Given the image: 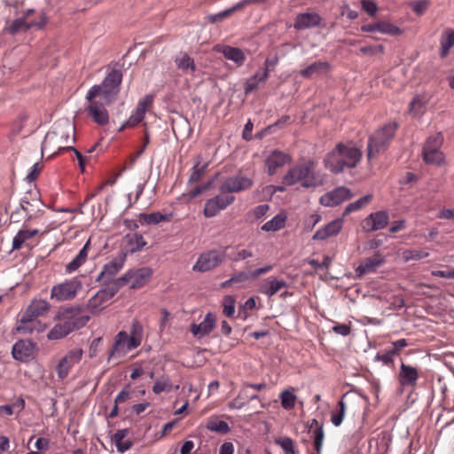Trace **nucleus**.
<instances>
[{"instance_id":"f257e3e1","label":"nucleus","mask_w":454,"mask_h":454,"mask_svg":"<svg viewBox=\"0 0 454 454\" xmlns=\"http://www.w3.org/2000/svg\"><path fill=\"white\" fill-rule=\"evenodd\" d=\"M56 319L59 321L53 328L48 333L49 340H59L72 333L83 327L90 320L81 307H71L59 311Z\"/></svg>"},{"instance_id":"f03ea898","label":"nucleus","mask_w":454,"mask_h":454,"mask_svg":"<svg viewBox=\"0 0 454 454\" xmlns=\"http://www.w3.org/2000/svg\"><path fill=\"white\" fill-rule=\"evenodd\" d=\"M362 158L361 151L352 145L339 143L324 159L325 167L333 174L356 168Z\"/></svg>"},{"instance_id":"7ed1b4c3","label":"nucleus","mask_w":454,"mask_h":454,"mask_svg":"<svg viewBox=\"0 0 454 454\" xmlns=\"http://www.w3.org/2000/svg\"><path fill=\"white\" fill-rule=\"evenodd\" d=\"M316 162L308 160L291 168L282 178L285 185L300 184L304 189H315L324 184L323 176L315 171Z\"/></svg>"},{"instance_id":"20e7f679","label":"nucleus","mask_w":454,"mask_h":454,"mask_svg":"<svg viewBox=\"0 0 454 454\" xmlns=\"http://www.w3.org/2000/svg\"><path fill=\"white\" fill-rule=\"evenodd\" d=\"M74 126L68 120H62L54 124L53 129L47 132L42 144V154L52 152L51 156L61 150H67L65 145L74 142Z\"/></svg>"},{"instance_id":"39448f33","label":"nucleus","mask_w":454,"mask_h":454,"mask_svg":"<svg viewBox=\"0 0 454 454\" xmlns=\"http://www.w3.org/2000/svg\"><path fill=\"white\" fill-rule=\"evenodd\" d=\"M51 309L50 303L43 299L33 300L22 314L17 331L25 334L43 332L47 325L38 317L45 315Z\"/></svg>"},{"instance_id":"423d86ee","label":"nucleus","mask_w":454,"mask_h":454,"mask_svg":"<svg viewBox=\"0 0 454 454\" xmlns=\"http://www.w3.org/2000/svg\"><path fill=\"white\" fill-rule=\"evenodd\" d=\"M122 81L121 72L116 69L112 70L103 80L100 85H93L86 95V99L91 101L97 97H101L105 104H112L120 92V86Z\"/></svg>"},{"instance_id":"0eeeda50","label":"nucleus","mask_w":454,"mask_h":454,"mask_svg":"<svg viewBox=\"0 0 454 454\" xmlns=\"http://www.w3.org/2000/svg\"><path fill=\"white\" fill-rule=\"evenodd\" d=\"M396 129V122H388L370 136L367 145L368 160H372L387 148L390 141L394 138Z\"/></svg>"},{"instance_id":"6e6552de","label":"nucleus","mask_w":454,"mask_h":454,"mask_svg":"<svg viewBox=\"0 0 454 454\" xmlns=\"http://www.w3.org/2000/svg\"><path fill=\"white\" fill-rule=\"evenodd\" d=\"M442 142L443 137L440 132L427 139L422 150L423 160L427 164L442 165L444 162V155L440 151Z\"/></svg>"},{"instance_id":"1a4fd4ad","label":"nucleus","mask_w":454,"mask_h":454,"mask_svg":"<svg viewBox=\"0 0 454 454\" xmlns=\"http://www.w3.org/2000/svg\"><path fill=\"white\" fill-rule=\"evenodd\" d=\"M120 290L115 281L112 285L99 289L92 297H90L86 304V308L92 315L99 314L106 306L108 301Z\"/></svg>"},{"instance_id":"9d476101","label":"nucleus","mask_w":454,"mask_h":454,"mask_svg":"<svg viewBox=\"0 0 454 454\" xmlns=\"http://www.w3.org/2000/svg\"><path fill=\"white\" fill-rule=\"evenodd\" d=\"M152 275L153 270L151 268L143 267L137 270H129L114 281L120 289L128 283H131V289H138L143 287L151 279Z\"/></svg>"},{"instance_id":"9b49d317","label":"nucleus","mask_w":454,"mask_h":454,"mask_svg":"<svg viewBox=\"0 0 454 454\" xmlns=\"http://www.w3.org/2000/svg\"><path fill=\"white\" fill-rule=\"evenodd\" d=\"M138 346H140L138 338L129 337L125 331H121L114 338V345L109 352L108 360L114 356H125Z\"/></svg>"},{"instance_id":"f8f14e48","label":"nucleus","mask_w":454,"mask_h":454,"mask_svg":"<svg viewBox=\"0 0 454 454\" xmlns=\"http://www.w3.org/2000/svg\"><path fill=\"white\" fill-rule=\"evenodd\" d=\"M127 254L121 253L103 266L101 272L96 278L97 282L102 281L106 286L112 285L115 275L123 268Z\"/></svg>"},{"instance_id":"ddd939ff","label":"nucleus","mask_w":454,"mask_h":454,"mask_svg":"<svg viewBox=\"0 0 454 454\" xmlns=\"http://www.w3.org/2000/svg\"><path fill=\"white\" fill-rule=\"evenodd\" d=\"M82 287V282L76 278L52 286L51 298L59 301L71 300Z\"/></svg>"},{"instance_id":"4468645a","label":"nucleus","mask_w":454,"mask_h":454,"mask_svg":"<svg viewBox=\"0 0 454 454\" xmlns=\"http://www.w3.org/2000/svg\"><path fill=\"white\" fill-rule=\"evenodd\" d=\"M83 356V350L81 348H74L68 350L66 355L59 360L56 366L57 376L59 380L66 379L70 370L80 363Z\"/></svg>"},{"instance_id":"2eb2a0df","label":"nucleus","mask_w":454,"mask_h":454,"mask_svg":"<svg viewBox=\"0 0 454 454\" xmlns=\"http://www.w3.org/2000/svg\"><path fill=\"white\" fill-rule=\"evenodd\" d=\"M224 260V254L216 250L201 254L192 267L193 271L206 272L219 266Z\"/></svg>"},{"instance_id":"dca6fc26","label":"nucleus","mask_w":454,"mask_h":454,"mask_svg":"<svg viewBox=\"0 0 454 454\" xmlns=\"http://www.w3.org/2000/svg\"><path fill=\"white\" fill-rule=\"evenodd\" d=\"M234 200L233 195H216L206 201L203 214L206 217H214L232 204Z\"/></svg>"},{"instance_id":"f3484780","label":"nucleus","mask_w":454,"mask_h":454,"mask_svg":"<svg viewBox=\"0 0 454 454\" xmlns=\"http://www.w3.org/2000/svg\"><path fill=\"white\" fill-rule=\"evenodd\" d=\"M291 161L292 158L288 153L278 149L270 151L264 159L267 173L270 176L275 175L279 168L289 164Z\"/></svg>"},{"instance_id":"a211bd4d","label":"nucleus","mask_w":454,"mask_h":454,"mask_svg":"<svg viewBox=\"0 0 454 454\" xmlns=\"http://www.w3.org/2000/svg\"><path fill=\"white\" fill-rule=\"evenodd\" d=\"M354 196L351 190L339 186L320 197L319 202L324 207H336Z\"/></svg>"},{"instance_id":"6ab92c4d","label":"nucleus","mask_w":454,"mask_h":454,"mask_svg":"<svg viewBox=\"0 0 454 454\" xmlns=\"http://www.w3.org/2000/svg\"><path fill=\"white\" fill-rule=\"evenodd\" d=\"M253 180L245 176H233L227 177L220 185L219 190L223 193L239 192L249 189Z\"/></svg>"},{"instance_id":"aec40b11","label":"nucleus","mask_w":454,"mask_h":454,"mask_svg":"<svg viewBox=\"0 0 454 454\" xmlns=\"http://www.w3.org/2000/svg\"><path fill=\"white\" fill-rule=\"evenodd\" d=\"M389 221L388 213L385 210L371 213L362 223L364 231H375L384 229Z\"/></svg>"},{"instance_id":"412c9836","label":"nucleus","mask_w":454,"mask_h":454,"mask_svg":"<svg viewBox=\"0 0 454 454\" xmlns=\"http://www.w3.org/2000/svg\"><path fill=\"white\" fill-rule=\"evenodd\" d=\"M385 262V257L380 253L377 252L372 256L362 261L356 268L355 272L358 278H361L364 275L375 272Z\"/></svg>"},{"instance_id":"4be33fe9","label":"nucleus","mask_w":454,"mask_h":454,"mask_svg":"<svg viewBox=\"0 0 454 454\" xmlns=\"http://www.w3.org/2000/svg\"><path fill=\"white\" fill-rule=\"evenodd\" d=\"M153 97L150 95L145 96L137 104L136 110L129 116V118L119 128L121 131L125 127H134L137 125L145 117L147 107L152 104Z\"/></svg>"},{"instance_id":"5701e85b","label":"nucleus","mask_w":454,"mask_h":454,"mask_svg":"<svg viewBox=\"0 0 454 454\" xmlns=\"http://www.w3.org/2000/svg\"><path fill=\"white\" fill-rule=\"evenodd\" d=\"M89 102L90 105L87 107V112L92 120L101 126L108 123L109 115L104 103L95 100V98Z\"/></svg>"},{"instance_id":"b1692460","label":"nucleus","mask_w":454,"mask_h":454,"mask_svg":"<svg viewBox=\"0 0 454 454\" xmlns=\"http://www.w3.org/2000/svg\"><path fill=\"white\" fill-rule=\"evenodd\" d=\"M343 228V219L337 218L324 227L318 229L313 235V240H325L328 238L337 236Z\"/></svg>"},{"instance_id":"393cba45","label":"nucleus","mask_w":454,"mask_h":454,"mask_svg":"<svg viewBox=\"0 0 454 454\" xmlns=\"http://www.w3.org/2000/svg\"><path fill=\"white\" fill-rule=\"evenodd\" d=\"M46 23L44 15H43L39 21H27L26 17H20L14 20L8 27V32L11 35H16L20 31H27L30 28L36 27L38 29L43 27Z\"/></svg>"},{"instance_id":"a878e982","label":"nucleus","mask_w":454,"mask_h":454,"mask_svg":"<svg viewBox=\"0 0 454 454\" xmlns=\"http://www.w3.org/2000/svg\"><path fill=\"white\" fill-rule=\"evenodd\" d=\"M322 18L316 12H304L297 15L294 27L296 30H304L320 25Z\"/></svg>"},{"instance_id":"bb28decb","label":"nucleus","mask_w":454,"mask_h":454,"mask_svg":"<svg viewBox=\"0 0 454 454\" xmlns=\"http://www.w3.org/2000/svg\"><path fill=\"white\" fill-rule=\"evenodd\" d=\"M12 353L14 359L27 362L33 357L34 344L30 341L19 340L13 345Z\"/></svg>"},{"instance_id":"cd10ccee","label":"nucleus","mask_w":454,"mask_h":454,"mask_svg":"<svg viewBox=\"0 0 454 454\" xmlns=\"http://www.w3.org/2000/svg\"><path fill=\"white\" fill-rule=\"evenodd\" d=\"M216 317L208 312L200 324H192L190 331L194 336L202 337L211 333L215 325Z\"/></svg>"},{"instance_id":"c85d7f7f","label":"nucleus","mask_w":454,"mask_h":454,"mask_svg":"<svg viewBox=\"0 0 454 454\" xmlns=\"http://www.w3.org/2000/svg\"><path fill=\"white\" fill-rule=\"evenodd\" d=\"M419 379V372L415 367L402 363L398 375L399 383L405 386H415Z\"/></svg>"},{"instance_id":"c756f323","label":"nucleus","mask_w":454,"mask_h":454,"mask_svg":"<svg viewBox=\"0 0 454 454\" xmlns=\"http://www.w3.org/2000/svg\"><path fill=\"white\" fill-rule=\"evenodd\" d=\"M216 51L222 53L228 60L233 61L238 67L243 66L246 61V56L239 48L229 45H219L216 47Z\"/></svg>"},{"instance_id":"7c9ffc66","label":"nucleus","mask_w":454,"mask_h":454,"mask_svg":"<svg viewBox=\"0 0 454 454\" xmlns=\"http://www.w3.org/2000/svg\"><path fill=\"white\" fill-rule=\"evenodd\" d=\"M331 65L327 61H316L309 65L306 68L300 71L301 77L310 79L327 73Z\"/></svg>"},{"instance_id":"2f4dec72","label":"nucleus","mask_w":454,"mask_h":454,"mask_svg":"<svg viewBox=\"0 0 454 454\" xmlns=\"http://www.w3.org/2000/svg\"><path fill=\"white\" fill-rule=\"evenodd\" d=\"M287 286V282L283 279H277L270 277L260 286V292L268 297H272L282 288Z\"/></svg>"},{"instance_id":"473e14b6","label":"nucleus","mask_w":454,"mask_h":454,"mask_svg":"<svg viewBox=\"0 0 454 454\" xmlns=\"http://www.w3.org/2000/svg\"><path fill=\"white\" fill-rule=\"evenodd\" d=\"M90 246V239H88L77 255L66 265V272L72 273L83 265L88 258V252Z\"/></svg>"},{"instance_id":"72a5a7b5","label":"nucleus","mask_w":454,"mask_h":454,"mask_svg":"<svg viewBox=\"0 0 454 454\" xmlns=\"http://www.w3.org/2000/svg\"><path fill=\"white\" fill-rule=\"evenodd\" d=\"M129 433V429H120L112 436V441L120 453H124L132 446V442L126 439Z\"/></svg>"},{"instance_id":"f704fd0d","label":"nucleus","mask_w":454,"mask_h":454,"mask_svg":"<svg viewBox=\"0 0 454 454\" xmlns=\"http://www.w3.org/2000/svg\"><path fill=\"white\" fill-rule=\"evenodd\" d=\"M269 77V69L264 68L262 73L257 72L253 76L248 78L245 82L244 91L248 95L259 86L260 82H263Z\"/></svg>"},{"instance_id":"c9c22d12","label":"nucleus","mask_w":454,"mask_h":454,"mask_svg":"<svg viewBox=\"0 0 454 454\" xmlns=\"http://www.w3.org/2000/svg\"><path fill=\"white\" fill-rule=\"evenodd\" d=\"M170 219L171 215H163L160 212L140 213L137 215V220L142 225L157 224L160 222L170 221Z\"/></svg>"},{"instance_id":"e433bc0d","label":"nucleus","mask_w":454,"mask_h":454,"mask_svg":"<svg viewBox=\"0 0 454 454\" xmlns=\"http://www.w3.org/2000/svg\"><path fill=\"white\" fill-rule=\"evenodd\" d=\"M38 230H27L22 229L18 231L12 239V250H20L24 247L26 242L38 234Z\"/></svg>"},{"instance_id":"4c0bfd02","label":"nucleus","mask_w":454,"mask_h":454,"mask_svg":"<svg viewBox=\"0 0 454 454\" xmlns=\"http://www.w3.org/2000/svg\"><path fill=\"white\" fill-rule=\"evenodd\" d=\"M287 215L286 213L281 212L276 215L272 219L266 222L262 226V230L266 232L277 231L285 226Z\"/></svg>"},{"instance_id":"58836bf2","label":"nucleus","mask_w":454,"mask_h":454,"mask_svg":"<svg viewBox=\"0 0 454 454\" xmlns=\"http://www.w3.org/2000/svg\"><path fill=\"white\" fill-rule=\"evenodd\" d=\"M454 47V30L448 28L441 38V56L445 57L450 48Z\"/></svg>"},{"instance_id":"ea45409f","label":"nucleus","mask_w":454,"mask_h":454,"mask_svg":"<svg viewBox=\"0 0 454 454\" xmlns=\"http://www.w3.org/2000/svg\"><path fill=\"white\" fill-rule=\"evenodd\" d=\"M372 199V195L367 194V195L361 197L357 200L349 203L344 209L343 216H346L352 212L360 210L361 208H363L364 207L368 205L371 202Z\"/></svg>"},{"instance_id":"a19ab883","label":"nucleus","mask_w":454,"mask_h":454,"mask_svg":"<svg viewBox=\"0 0 454 454\" xmlns=\"http://www.w3.org/2000/svg\"><path fill=\"white\" fill-rule=\"evenodd\" d=\"M279 398L281 401V405L285 410H291L295 407L296 404V395L294 392V389H285L280 395Z\"/></svg>"},{"instance_id":"79ce46f5","label":"nucleus","mask_w":454,"mask_h":454,"mask_svg":"<svg viewBox=\"0 0 454 454\" xmlns=\"http://www.w3.org/2000/svg\"><path fill=\"white\" fill-rule=\"evenodd\" d=\"M206 427L212 432L220 434H227L231 430L227 422L215 418H211L207 420Z\"/></svg>"},{"instance_id":"37998d69","label":"nucleus","mask_w":454,"mask_h":454,"mask_svg":"<svg viewBox=\"0 0 454 454\" xmlns=\"http://www.w3.org/2000/svg\"><path fill=\"white\" fill-rule=\"evenodd\" d=\"M401 255L403 262H408L410 261H419L426 258L429 255V253L424 250L406 249L402 252Z\"/></svg>"},{"instance_id":"c03bdc74","label":"nucleus","mask_w":454,"mask_h":454,"mask_svg":"<svg viewBox=\"0 0 454 454\" xmlns=\"http://www.w3.org/2000/svg\"><path fill=\"white\" fill-rule=\"evenodd\" d=\"M346 412V403L343 399L338 402V410L333 411L331 414V422L339 427L341 425Z\"/></svg>"},{"instance_id":"a18cd8bd","label":"nucleus","mask_w":454,"mask_h":454,"mask_svg":"<svg viewBox=\"0 0 454 454\" xmlns=\"http://www.w3.org/2000/svg\"><path fill=\"white\" fill-rule=\"evenodd\" d=\"M126 238L129 239V244L131 247V253L142 250L147 244L143 236L138 233L127 235Z\"/></svg>"},{"instance_id":"49530a36","label":"nucleus","mask_w":454,"mask_h":454,"mask_svg":"<svg viewBox=\"0 0 454 454\" xmlns=\"http://www.w3.org/2000/svg\"><path fill=\"white\" fill-rule=\"evenodd\" d=\"M275 443L282 448L285 454H297L294 442L288 436L277 438Z\"/></svg>"},{"instance_id":"de8ad7c7","label":"nucleus","mask_w":454,"mask_h":454,"mask_svg":"<svg viewBox=\"0 0 454 454\" xmlns=\"http://www.w3.org/2000/svg\"><path fill=\"white\" fill-rule=\"evenodd\" d=\"M175 62L177 67L183 71L191 70L192 72H194L196 69L194 60L187 54H184L180 58H176Z\"/></svg>"},{"instance_id":"09e8293b","label":"nucleus","mask_w":454,"mask_h":454,"mask_svg":"<svg viewBox=\"0 0 454 454\" xmlns=\"http://www.w3.org/2000/svg\"><path fill=\"white\" fill-rule=\"evenodd\" d=\"M171 387L169 378L166 375L161 376L160 378L157 379L153 387V392L156 395L160 394L164 391H169Z\"/></svg>"},{"instance_id":"8fccbe9b","label":"nucleus","mask_w":454,"mask_h":454,"mask_svg":"<svg viewBox=\"0 0 454 454\" xmlns=\"http://www.w3.org/2000/svg\"><path fill=\"white\" fill-rule=\"evenodd\" d=\"M237 11H239V10L237 7V5L234 4L233 6L226 9V10H224L223 12H218L216 14L209 15L207 17V20L211 23H216V22L222 21L223 20H224L225 18L229 17L230 15H231L232 13H234Z\"/></svg>"},{"instance_id":"3c124183","label":"nucleus","mask_w":454,"mask_h":454,"mask_svg":"<svg viewBox=\"0 0 454 454\" xmlns=\"http://www.w3.org/2000/svg\"><path fill=\"white\" fill-rule=\"evenodd\" d=\"M235 304L236 300L233 296H225L223 301V313L228 317H232L235 313Z\"/></svg>"},{"instance_id":"603ef678","label":"nucleus","mask_w":454,"mask_h":454,"mask_svg":"<svg viewBox=\"0 0 454 454\" xmlns=\"http://www.w3.org/2000/svg\"><path fill=\"white\" fill-rule=\"evenodd\" d=\"M425 105L420 97H415L410 103L409 109L410 113L415 116H420L424 112Z\"/></svg>"},{"instance_id":"864d4df0","label":"nucleus","mask_w":454,"mask_h":454,"mask_svg":"<svg viewBox=\"0 0 454 454\" xmlns=\"http://www.w3.org/2000/svg\"><path fill=\"white\" fill-rule=\"evenodd\" d=\"M380 32L384 35H399L402 34L401 28L387 21H380Z\"/></svg>"},{"instance_id":"5fc2aeb1","label":"nucleus","mask_w":454,"mask_h":454,"mask_svg":"<svg viewBox=\"0 0 454 454\" xmlns=\"http://www.w3.org/2000/svg\"><path fill=\"white\" fill-rule=\"evenodd\" d=\"M313 434V440H314V447L317 454H319L322 450L323 447V442L325 438V433L323 427H317L314 431Z\"/></svg>"},{"instance_id":"6e6d98bb","label":"nucleus","mask_w":454,"mask_h":454,"mask_svg":"<svg viewBox=\"0 0 454 454\" xmlns=\"http://www.w3.org/2000/svg\"><path fill=\"white\" fill-rule=\"evenodd\" d=\"M362 9L371 17H374L379 10L377 4L372 0H362Z\"/></svg>"},{"instance_id":"4d7b16f0","label":"nucleus","mask_w":454,"mask_h":454,"mask_svg":"<svg viewBox=\"0 0 454 454\" xmlns=\"http://www.w3.org/2000/svg\"><path fill=\"white\" fill-rule=\"evenodd\" d=\"M384 50H385L384 46L380 44V45L363 46V47H361L359 49V51L363 55L373 56V55H376L378 53H383Z\"/></svg>"},{"instance_id":"13d9d810","label":"nucleus","mask_w":454,"mask_h":454,"mask_svg":"<svg viewBox=\"0 0 454 454\" xmlns=\"http://www.w3.org/2000/svg\"><path fill=\"white\" fill-rule=\"evenodd\" d=\"M270 209V206L268 204H262L255 207L251 212L250 215L254 220H259L266 215L267 212Z\"/></svg>"},{"instance_id":"bf43d9fd","label":"nucleus","mask_w":454,"mask_h":454,"mask_svg":"<svg viewBox=\"0 0 454 454\" xmlns=\"http://www.w3.org/2000/svg\"><path fill=\"white\" fill-rule=\"evenodd\" d=\"M395 356L396 355L390 349V350L386 351L384 353H378L375 356L374 360L375 361H380L384 364H389L393 363L394 358H395Z\"/></svg>"},{"instance_id":"052dcab7","label":"nucleus","mask_w":454,"mask_h":454,"mask_svg":"<svg viewBox=\"0 0 454 454\" xmlns=\"http://www.w3.org/2000/svg\"><path fill=\"white\" fill-rule=\"evenodd\" d=\"M254 255L253 252L249 249H241L235 252L231 257L233 262H240L247 260Z\"/></svg>"},{"instance_id":"680f3d73","label":"nucleus","mask_w":454,"mask_h":454,"mask_svg":"<svg viewBox=\"0 0 454 454\" xmlns=\"http://www.w3.org/2000/svg\"><path fill=\"white\" fill-rule=\"evenodd\" d=\"M205 168H206L205 165L200 167L199 164H197L196 166H194L192 168V171L191 173L189 181L190 182H198L201 178V176L204 175Z\"/></svg>"},{"instance_id":"e2e57ef3","label":"nucleus","mask_w":454,"mask_h":454,"mask_svg":"<svg viewBox=\"0 0 454 454\" xmlns=\"http://www.w3.org/2000/svg\"><path fill=\"white\" fill-rule=\"evenodd\" d=\"M142 332L143 327L139 324L137 320H135L132 322L131 327H130V336L129 337H136L137 339L140 340V343L142 342Z\"/></svg>"},{"instance_id":"0e129e2a","label":"nucleus","mask_w":454,"mask_h":454,"mask_svg":"<svg viewBox=\"0 0 454 454\" xmlns=\"http://www.w3.org/2000/svg\"><path fill=\"white\" fill-rule=\"evenodd\" d=\"M32 204L25 198H23L20 203L19 207L24 213L27 218H31L33 215V210L31 209Z\"/></svg>"},{"instance_id":"69168bd1","label":"nucleus","mask_w":454,"mask_h":454,"mask_svg":"<svg viewBox=\"0 0 454 454\" xmlns=\"http://www.w3.org/2000/svg\"><path fill=\"white\" fill-rule=\"evenodd\" d=\"M411 6L415 13L422 15L427 8L426 1H416L411 4Z\"/></svg>"},{"instance_id":"338daca9","label":"nucleus","mask_w":454,"mask_h":454,"mask_svg":"<svg viewBox=\"0 0 454 454\" xmlns=\"http://www.w3.org/2000/svg\"><path fill=\"white\" fill-rule=\"evenodd\" d=\"M333 331L341 336H348L350 333V326L346 324H339L333 327Z\"/></svg>"},{"instance_id":"774afa93","label":"nucleus","mask_w":454,"mask_h":454,"mask_svg":"<svg viewBox=\"0 0 454 454\" xmlns=\"http://www.w3.org/2000/svg\"><path fill=\"white\" fill-rule=\"evenodd\" d=\"M437 216L443 220H454V208H442L438 212Z\"/></svg>"}]
</instances>
